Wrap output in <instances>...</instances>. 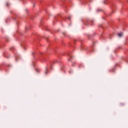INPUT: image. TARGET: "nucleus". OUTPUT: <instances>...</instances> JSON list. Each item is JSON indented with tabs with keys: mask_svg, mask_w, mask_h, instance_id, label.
Masks as SVG:
<instances>
[{
	"mask_svg": "<svg viewBox=\"0 0 128 128\" xmlns=\"http://www.w3.org/2000/svg\"><path fill=\"white\" fill-rule=\"evenodd\" d=\"M18 55H16V62H18Z\"/></svg>",
	"mask_w": 128,
	"mask_h": 128,
	"instance_id": "nucleus-5",
	"label": "nucleus"
},
{
	"mask_svg": "<svg viewBox=\"0 0 128 128\" xmlns=\"http://www.w3.org/2000/svg\"><path fill=\"white\" fill-rule=\"evenodd\" d=\"M113 72H114V70H113Z\"/></svg>",
	"mask_w": 128,
	"mask_h": 128,
	"instance_id": "nucleus-21",
	"label": "nucleus"
},
{
	"mask_svg": "<svg viewBox=\"0 0 128 128\" xmlns=\"http://www.w3.org/2000/svg\"><path fill=\"white\" fill-rule=\"evenodd\" d=\"M69 74H72V72L69 71Z\"/></svg>",
	"mask_w": 128,
	"mask_h": 128,
	"instance_id": "nucleus-11",
	"label": "nucleus"
},
{
	"mask_svg": "<svg viewBox=\"0 0 128 128\" xmlns=\"http://www.w3.org/2000/svg\"><path fill=\"white\" fill-rule=\"evenodd\" d=\"M26 30H28V27H26Z\"/></svg>",
	"mask_w": 128,
	"mask_h": 128,
	"instance_id": "nucleus-8",
	"label": "nucleus"
},
{
	"mask_svg": "<svg viewBox=\"0 0 128 128\" xmlns=\"http://www.w3.org/2000/svg\"><path fill=\"white\" fill-rule=\"evenodd\" d=\"M48 74V68H46L45 74Z\"/></svg>",
	"mask_w": 128,
	"mask_h": 128,
	"instance_id": "nucleus-3",
	"label": "nucleus"
},
{
	"mask_svg": "<svg viewBox=\"0 0 128 128\" xmlns=\"http://www.w3.org/2000/svg\"><path fill=\"white\" fill-rule=\"evenodd\" d=\"M13 48V49H14V48Z\"/></svg>",
	"mask_w": 128,
	"mask_h": 128,
	"instance_id": "nucleus-22",
	"label": "nucleus"
},
{
	"mask_svg": "<svg viewBox=\"0 0 128 128\" xmlns=\"http://www.w3.org/2000/svg\"><path fill=\"white\" fill-rule=\"evenodd\" d=\"M68 20H70V17H69Z\"/></svg>",
	"mask_w": 128,
	"mask_h": 128,
	"instance_id": "nucleus-13",
	"label": "nucleus"
},
{
	"mask_svg": "<svg viewBox=\"0 0 128 128\" xmlns=\"http://www.w3.org/2000/svg\"><path fill=\"white\" fill-rule=\"evenodd\" d=\"M6 56V58H8V56Z\"/></svg>",
	"mask_w": 128,
	"mask_h": 128,
	"instance_id": "nucleus-20",
	"label": "nucleus"
},
{
	"mask_svg": "<svg viewBox=\"0 0 128 128\" xmlns=\"http://www.w3.org/2000/svg\"><path fill=\"white\" fill-rule=\"evenodd\" d=\"M84 24H86V26H90V20H87Z\"/></svg>",
	"mask_w": 128,
	"mask_h": 128,
	"instance_id": "nucleus-1",
	"label": "nucleus"
},
{
	"mask_svg": "<svg viewBox=\"0 0 128 128\" xmlns=\"http://www.w3.org/2000/svg\"><path fill=\"white\" fill-rule=\"evenodd\" d=\"M68 60H70V59H68Z\"/></svg>",
	"mask_w": 128,
	"mask_h": 128,
	"instance_id": "nucleus-24",
	"label": "nucleus"
},
{
	"mask_svg": "<svg viewBox=\"0 0 128 128\" xmlns=\"http://www.w3.org/2000/svg\"><path fill=\"white\" fill-rule=\"evenodd\" d=\"M100 10H97V12H100Z\"/></svg>",
	"mask_w": 128,
	"mask_h": 128,
	"instance_id": "nucleus-9",
	"label": "nucleus"
},
{
	"mask_svg": "<svg viewBox=\"0 0 128 128\" xmlns=\"http://www.w3.org/2000/svg\"><path fill=\"white\" fill-rule=\"evenodd\" d=\"M44 60H45V59H44Z\"/></svg>",
	"mask_w": 128,
	"mask_h": 128,
	"instance_id": "nucleus-23",
	"label": "nucleus"
},
{
	"mask_svg": "<svg viewBox=\"0 0 128 128\" xmlns=\"http://www.w3.org/2000/svg\"><path fill=\"white\" fill-rule=\"evenodd\" d=\"M104 3L106 4V1H104Z\"/></svg>",
	"mask_w": 128,
	"mask_h": 128,
	"instance_id": "nucleus-12",
	"label": "nucleus"
},
{
	"mask_svg": "<svg viewBox=\"0 0 128 128\" xmlns=\"http://www.w3.org/2000/svg\"><path fill=\"white\" fill-rule=\"evenodd\" d=\"M4 70L6 72H8V70H6V69H4Z\"/></svg>",
	"mask_w": 128,
	"mask_h": 128,
	"instance_id": "nucleus-10",
	"label": "nucleus"
},
{
	"mask_svg": "<svg viewBox=\"0 0 128 128\" xmlns=\"http://www.w3.org/2000/svg\"><path fill=\"white\" fill-rule=\"evenodd\" d=\"M120 104H121L122 106H124L125 104H124L121 103Z\"/></svg>",
	"mask_w": 128,
	"mask_h": 128,
	"instance_id": "nucleus-6",
	"label": "nucleus"
},
{
	"mask_svg": "<svg viewBox=\"0 0 128 128\" xmlns=\"http://www.w3.org/2000/svg\"><path fill=\"white\" fill-rule=\"evenodd\" d=\"M6 5H7V6H8V4L7 3V4H6Z\"/></svg>",
	"mask_w": 128,
	"mask_h": 128,
	"instance_id": "nucleus-17",
	"label": "nucleus"
},
{
	"mask_svg": "<svg viewBox=\"0 0 128 128\" xmlns=\"http://www.w3.org/2000/svg\"><path fill=\"white\" fill-rule=\"evenodd\" d=\"M90 22H92V24L94 22V20H91Z\"/></svg>",
	"mask_w": 128,
	"mask_h": 128,
	"instance_id": "nucleus-7",
	"label": "nucleus"
},
{
	"mask_svg": "<svg viewBox=\"0 0 128 128\" xmlns=\"http://www.w3.org/2000/svg\"><path fill=\"white\" fill-rule=\"evenodd\" d=\"M36 72H40V71H38V70H36Z\"/></svg>",
	"mask_w": 128,
	"mask_h": 128,
	"instance_id": "nucleus-15",
	"label": "nucleus"
},
{
	"mask_svg": "<svg viewBox=\"0 0 128 128\" xmlns=\"http://www.w3.org/2000/svg\"><path fill=\"white\" fill-rule=\"evenodd\" d=\"M0 66H1L0 65ZM2 70V68H0V70Z\"/></svg>",
	"mask_w": 128,
	"mask_h": 128,
	"instance_id": "nucleus-14",
	"label": "nucleus"
},
{
	"mask_svg": "<svg viewBox=\"0 0 128 128\" xmlns=\"http://www.w3.org/2000/svg\"><path fill=\"white\" fill-rule=\"evenodd\" d=\"M64 36H66V34H64Z\"/></svg>",
	"mask_w": 128,
	"mask_h": 128,
	"instance_id": "nucleus-18",
	"label": "nucleus"
},
{
	"mask_svg": "<svg viewBox=\"0 0 128 128\" xmlns=\"http://www.w3.org/2000/svg\"><path fill=\"white\" fill-rule=\"evenodd\" d=\"M118 36H119V38H122V32L118 34Z\"/></svg>",
	"mask_w": 128,
	"mask_h": 128,
	"instance_id": "nucleus-2",
	"label": "nucleus"
},
{
	"mask_svg": "<svg viewBox=\"0 0 128 128\" xmlns=\"http://www.w3.org/2000/svg\"><path fill=\"white\" fill-rule=\"evenodd\" d=\"M46 30H48V29H46Z\"/></svg>",
	"mask_w": 128,
	"mask_h": 128,
	"instance_id": "nucleus-19",
	"label": "nucleus"
},
{
	"mask_svg": "<svg viewBox=\"0 0 128 128\" xmlns=\"http://www.w3.org/2000/svg\"><path fill=\"white\" fill-rule=\"evenodd\" d=\"M8 66H10V65H8Z\"/></svg>",
	"mask_w": 128,
	"mask_h": 128,
	"instance_id": "nucleus-16",
	"label": "nucleus"
},
{
	"mask_svg": "<svg viewBox=\"0 0 128 128\" xmlns=\"http://www.w3.org/2000/svg\"><path fill=\"white\" fill-rule=\"evenodd\" d=\"M8 36L5 37V39L6 40L7 42H8Z\"/></svg>",
	"mask_w": 128,
	"mask_h": 128,
	"instance_id": "nucleus-4",
	"label": "nucleus"
}]
</instances>
